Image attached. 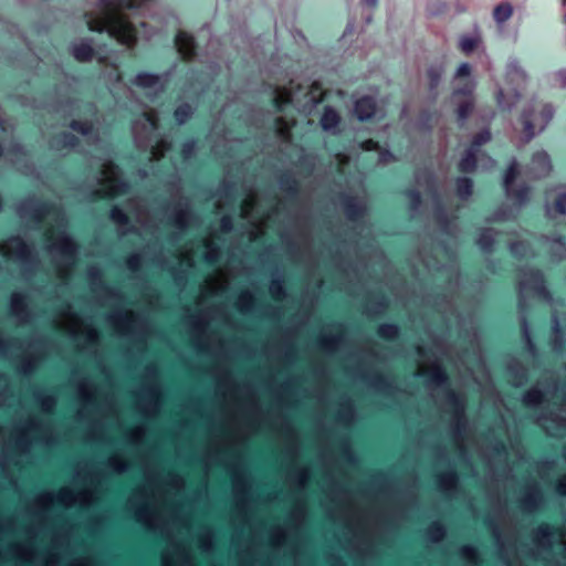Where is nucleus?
<instances>
[{
	"label": "nucleus",
	"mask_w": 566,
	"mask_h": 566,
	"mask_svg": "<svg viewBox=\"0 0 566 566\" xmlns=\"http://www.w3.org/2000/svg\"><path fill=\"white\" fill-rule=\"evenodd\" d=\"M513 6L510 2H501L493 10V19L499 25H503L511 19Z\"/></svg>",
	"instance_id": "obj_38"
},
{
	"label": "nucleus",
	"mask_w": 566,
	"mask_h": 566,
	"mask_svg": "<svg viewBox=\"0 0 566 566\" xmlns=\"http://www.w3.org/2000/svg\"><path fill=\"white\" fill-rule=\"evenodd\" d=\"M555 109L549 103L543 105L538 116H534V109L532 107L525 108L521 116L524 125L525 142L527 143L535 137L536 126H538V132L544 130L553 119Z\"/></svg>",
	"instance_id": "obj_3"
},
{
	"label": "nucleus",
	"mask_w": 566,
	"mask_h": 566,
	"mask_svg": "<svg viewBox=\"0 0 566 566\" xmlns=\"http://www.w3.org/2000/svg\"><path fill=\"white\" fill-rule=\"evenodd\" d=\"M220 231L224 234H229L234 230V221L231 214H224L220 219L219 223Z\"/></svg>",
	"instance_id": "obj_56"
},
{
	"label": "nucleus",
	"mask_w": 566,
	"mask_h": 566,
	"mask_svg": "<svg viewBox=\"0 0 566 566\" xmlns=\"http://www.w3.org/2000/svg\"><path fill=\"white\" fill-rule=\"evenodd\" d=\"M556 492L560 495H566V474L557 481L556 483Z\"/></svg>",
	"instance_id": "obj_63"
},
{
	"label": "nucleus",
	"mask_w": 566,
	"mask_h": 566,
	"mask_svg": "<svg viewBox=\"0 0 566 566\" xmlns=\"http://www.w3.org/2000/svg\"><path fill=\"white\" fill-rule=\"evenodd\" d=\"M377 105L374 97L361 96L354 104V115L359 122H367L376 114Z\"/></svg>",
	"instance_id": "obj_15"
},
{
	"label": "nucleus",
	"mask_w": 566,
	"mask_h": 566,
	"mask_svg": "<svg viewBox=\"0 0 566 566\" xmlns=\"http://www.w3.org/2000/svg\"><path fill=\"white\" fill-rule=\"evenodd\" d=\"M196 113V108L189 103H181L174 111V119L179 125H185Z\"/></svg>",
	"instance_id": "obj_35"
},
{
	"label": "nucleus",
	"mask_w": 566,
	"mask_h": 566,
	"mask_svg": "<svg viewBox=\"0 0 566 566\" xmlns=\"http://www.w3.org/2000/svg\"><path fill=\"white\" fill-rule=\"evenodd\" d=\"M157 127L156 119L153 117L145 115L143 120H136L133 124V134L135 143L139 146L144 142L145 138H148V136L155 130Z\"/></svg>",
	"instance_id": "obj_18"
},
{
	"label": "nucleus",
	"mask_w": 566,
	"mask_h": 566,
	"mask_svg": "<svg viewBox=\"0 0 566 566\" xmlns=\"http://www.w3.org/2000/svg\"><path fill=\"white\" fill-rule=\"evenodd\" d=\"M9 307L13 318H33L28 313V296L23 292H13L10 295Z\"/></svg>",
	"instance_id": "obj_19"
},
{
	"label": "nucleus",
	"mask_w": 566,
	"mask_h": 566,
	"mask_svg": "<svg viewBox=\"0 0 566 566\" xmlns=\"http://www.w3.org/2000/svg\"><path fill=\"white\" fill-rule=\"evenodd\" d=\"M176 65H172L169 70L165 71L161 74L150 73V72H139L135 75V77L130 81L132 84L138 88H155L159 87L164 88L165 84L171 77Z\"/></svg>",
	"instance_id": "obj_9"
},
{
	"label": "nucleus",
	"mask_w": 566,
	"mask_h": 566,
	"mask_svg": "<svg viewBox=\"0 0 566 566\" xmlns=\"http://www.w3.org/2000/svg\"><path fill=\"white\" fill-rule=\"evenodd\" d=\"M446 72V63L443 61L434 62L427 69L428 90L432 99L438 97V87Z\"/></svg>",
	"instance_id": "obj_16"
},
{
	"label": "nucleus",
	"mask_w": 566,
	"mask_h": 566,
	"mask_svg": "<svg viewBox=\"0 0 566 566\" xmlns=\"http://www.w3.org/2000/svg\"><path fill=\"white\" fill-rule=\"evenodd\" d=\"M562 87H566V69H560L555 74Z\"/></svg>",
	"instance_id": "obj_64"
},
{
	"label": "nucleus",
	"mask_w": 566,
	"mask_h": 566,
	"mask_svg": "<svg viewBox=\"0 0 566 566\" xmlns=\"http://www.w3.org/2000/svg\"><path fill=\"white\" fill-rule=\"evenodd\" d=\"M151 263L169 272L175 287L179 291H184L187 287L189 283V270L195 266L192 259H188L186 268L174 265L161 251L153 255Z\"/></svg>",
	"instance_id": "obj_5"
},
{
	"label": "nucleus",
	"mask_w": 566,
	"mask_h": 566,
	"mask_svg": "<svg viewBox=\"0 0 566 566\" xmlns=\"http://www.w3.org/2000/svg\"><path fill=\"white\" fill-rule=\"evenodd\" d=\"M9 242L14 245V256L18 261L27 260L34 251V248L20 235L10 237Z\"/></svg>",
	"instance_id": "obj_28"
},
{
	"label": "nucleus",
	"mask_w": 566,
	"mask_h": 566,
	"mask_svg": "<svg viewBox=\"0 0 566 566\" xmlns=\"http://www.w3.org/2000/svg\"><path fill=\"white\" fill-rule=\"evenodd\" d=\"M542 499V493L537 488H533L532 492L528 493L523 500L522 505L525 510L533 511L537 506L538 500Z\"/></svg>",
	"instance_id": "obj_48"
},
{
	"label": "nucleus",
	"mask_w": 566,
	"mask_h": 566,
	"mask_svg": "<svg viewBox=\"0 0 566 566\" xmlns=\"http://www.w3.org/2000/svg\"><path fill=\"white\" fill-rule=\"evenodd\" d=\"M174 46L185 61H192L198 55L199 43L188 32L179 30L174 39Z\"/></svg>",
	"instance_id": "obj_11"
},
{
	"label": "nucleus",
	"mask_w": 566,
	"mask_h": 566,
	"mask_svg": "<svg viewBox=\"0 0 566 566\" xmlns=\"http://www.w3.org/2000/svg\"><path fill=\"white\" fill-rule=\"evenodd\" d=\"M476 244L483 253H492L495 244L493 230L490 228L483 229L476 238Z\"/></svg>",
	"instance_id": "obj_33"
},
{
	"label": "nucleus",
	"mask_w": 566,
	"mask_h": 566,
	"mask_svg": "<svg viewBox=\"0 0 566 566\" xmlns=\"http://www.w3.org/2000/svg\"><path fill=\"white\" fill-rule=\"evenodd\" d=\"M198 142L196 138H189L182 143L180 148V156L185 163L191 160L197 151Z\"/></svg>",
	"instance_id": "obj_43"
},
{
	"label": "nucleus",
	"mask_w": 566,
	"mask_h": 566,
	"mask_svg": "<svg viewBox=\"0 0 566 566\" xmlns=\"http://www.w3.org/2000/svg\"><path fill=\"white\" fill-rule=\"evenodd\" d=\"M510 195L505 196L513 200L518 208L524 207L528 202L531 188L526 184L520 185L516 189L510 187Z\"/></svg>",
	"instance_id": "obj_34"
},
{
	"label": "nucleus",
	"mask_w": 566,
	"mask_h": 566,
	"mask_svg": "<svg viewBox=\"0 0 566 566\" xmlns=\"http://www.w3.org/2000/svg\"><path fill=\"white\" fill-rule=\"evenodd\" d=\"M109 219L119 227H126V229L120 230V235L138 233V229L130 224V219L127 213L118 206H114L111 209Z\"/></svg>",
	"instance_id": "obj_22"
},
{
	"label": "nucleus",
	"mask_w": 566,
	"mask_h": 566,
	"mask_svg": "<svg viewBox=\"0 0 566 566\" xmlns=\"http://www.w3.org/2000/svg\"><path fill=\"white\" fill-rule=\"evenodd\" d=\"M509 250L514 258L522 260L526 258L530 251V245L524 241H512L509 244Z\"/></svg>",
	"instance_id": "obj_45"
},
{
	"label": "nucleus",
	"mask_w": 566,
	"mask_h": 566,
	"mask_svg": "<svg viewBox=\"0 0 566 566\" xmlns=\"http://www.w3.org/2000/svg\"><path fill=\"white\" fill-rule=\"evenodd\" d=\"M557 530L555 527H553L548 524H543L537 528L536 533L538 536L544 538V537H548L552 533H554Z\"/></svg>",
	"instance_id": "obj_61"
},
{
	"label": "nucleus",
	"mask_w": 566,
	"mask_h": 566,
	"mask_svg": "<svg viewBox=\"0 0 566 566\" xmlns=\"http://www.w3.org/2000/svg\"><path fill=\"white\" fill-rule=\"evenodd\" d=\"M505 72L506 77L512 82H524L527 77L525 70L516 57L509 59Z\"/></svg>",
	"instance_id": "obj_29"
},
{
	"label": "nucleus",
	"mask_w": 566,
	"mask_h": 566,
	"mask_svg": "<svg viewBox=\"0 0 566 566\" xmlns=\"http://www.w3.org/2000/svg\"><path fill=\"white\" fill-rule=\"evenodd\" d=\"M491 140V132L488 128L480 130L473 136L469 148L479 151V148Z\"/></svg>",
	"instance_id": "obj_47"
},
{
	"label": "nucleus",
	"mask_w": 566,
	"mask_h": 566,
	"mask_svg": "<svg viewBox=\"0 0 566 566\" xmlns=\"http://www.w3.org/2000/svg\"><path fill=\"white\" fill-rule=\"evenodd\" d=\"M86 279L90 286V290L93 293H97V291L104 285L106 282L104 280V275L99 266L91 265L86 270Z\"/></svg>",
	"instance_id": "obj_30"
},
{
	"label": "nucleus",
	"mask_w": 566,
	"mask_h": 566,
	"mask_svg": "<svg viewBox=\"0 0 566 566\" xmlns=\"http://www.w3.org/2000/svg\"><path fill=\"white\" fill-rule=\"evenodd\" d=\"M428 380L439 387H449L450 378L442 365H434L427 374Z\"/></svg>",
	"instance_id": "obj_32"
},
{
	"label": "nucleus",
	"mask_w": 566,
	"mask_h": 566,
	"mask_svg": "<svg viewBox=\"0 0 566 566\" xmlns=\"http://www.w3.org/2000/svg\"><path fill=\"white\" fill-rule=\"evenodd\" d=\"M51 211L48 201L35 197H28L15 205V213L22 220H30L34 224L40 226Z\"/></svg>",
	"instance_id": "obj_4"
},
{
	"label": "nucleus",
	"mask_w": 566,
	"mask_h": 566,
	"mask_svg": "<svg viewBox=\"0 0 566 566\" xmlns=\"http://www.w3.org/2000/svg\"><path fill=\"white\" fill-rule=\"evenodd\" d=\"M434 218L441 228L447 229L449 227V216L441 202H437L434 207Z\"/></svg>",
	"instance_id": "obj_49"
},
{
	"label": "nucleus",
	"mask_w": 566,
	"mask_h": 566,
	"mask_svg": "<svg viewBox=\"0 0 566 566\" xmlns=\"http://www.w3.org/2000/svg\"><path fill=\"white\" fill-rule=\"evenodd\" d=\"M406 195L410 199V210L418 211L422 203L421 193L417 189H409Z\"/></svg>",
	"instance_id": "obj_54"
},
{
	"label": "nucleus",
	"mask_w": 566,
	"mask_h": 566,
	"mask_svg": "<svg viewBox=\"0 0 566 566\" xmlns=\"http://www.w3.org/2000/svg\"><path fill=\"white\" fill-rule=\"evenodd\" d=\"M521 94L517 90H511L505 93L504 90L499 88L496 93V101L500 108L511 111L518 102Z\"/></svg>",
	"instance_id": "obj_27"
},
{
	"label": "nucleus",
	"mask_w": 566,
	"mask_h": 566,
	"mask_svg": "<svg viewBox=\"0 0 566 566\" xmlns=\"http://www.w3.org/2000/svg\"><path fill=\"white\" fill-rule=\"evenodd\" d=\"M53 145L57 149H74L80 145V139L70 132H62L54 137Z\"/></svg>",
	"instance_id": "obj_31"
},
{
	"label": "nucleus",
	"mask_w": 566,
	"mask_h": 566,
	"mask_svg": "<svg viewBox=\"0 0 566 566\" xmlns=\"http://www.w3.org/2000/svg\"><path fill=\"white\" fill-rule=\"evenodd\" d=\"M476 156L478 151L468 147L460 158L458 169L463 174L474 172L478 167Z\"/></svg>",
	"instance_id": "obj_26"
},
{
	"label": "nucleus",
	"mask_w": 566,
	"mask_h": 566,
	"mask_svg": "<svg viewBox=\"0 0 566 566\" xmlns=\"http://www.w3.org/2000/svg\"><path fill=\"white\" fill-rule=\"evenodd\" d=\"M555 395L560 400H566V380L556 382Z\"/></svg>",
	"instance_id": "obj_60"
},
{
	"label": "nucleus",
	"mask_w": 566,
	"mask_h": 566,
	"mask_svg": "<svg viewBox=\"0 0 566 566\" xmlns=\"http://www.w3.org/2000/svg\"><path fill=\"white\" fill-rule=\"evenodd\" d=\"M340 124V116L332 106H326L321 117V126L323 130L337 135L339 133L338 126Z\"/></svg>",
	"instance_id": "obj_23"
},
{
	"label": "nucleus",
	"mask_w": 566,
	"mask_h": 566,
	"mask_svg": "<svg viewBox=\"0 0 566 566\" xmlns=\"http://www.w3.org/2000/svg\"><path fill=\"white\" fill-rule=\"evenodd\" d=\"M396 160L395 155L389 149H384L379 153V163L380 164H388L390 161Z\"/></svg>",
	"instance_id": "obj_62"
},
{
	"label": "nucleus",
	"mask_w": 566,
	"mask_h": 566,
	"mask_svg": "<svg viewBox=\"0 0 566 566\" xmlns=\"http://www.w3.org/2000/svg\"><path fill=\"white\" fill-rule=\"evenodd\" d=\"M143 255L138 252L132 253L125 260L126 269L132 272L133 279L137 281V284L143 289L147 285V280L142 273Z\"/></svg>",
	"instance_id": "obj_21"
},
{
	"label": "nucleus",
	"mask_w": 566,
	"mask_h": 566,
	"mask_svg": "<svg viewBox=\"0 0 566 566\" xmlns=\"http://www.w3.org/2000/svg\"><path fill=\"white\" fill-rule=\"evenodd\" d=\"M268 291L271 298L277 303L285 302L290 296L285 285L284 272L277 265L271 271Z\"/></svg>",
	"instance_id": "obj_12"
},
{
	"label": "nucleus",
	"mask_w": 566,
	"mask_h": 566,
	"mask_svg": "<svg viewBox=\"0 0 566 566\" xmlns=\"http://www.w3.org/2000/svg\"><path fill=\"white\" fill-rule=\"evenodd\" d=\"M280 189L286 193L291 200H296L300 196V185L295 176L290 171H284L277 180Z\"/></svg>",
	"instance_id": "obj_20"
},
{
	"label": "nucleus",
	"mask_w": 566,
	"mask_h": 566,
	"mask_svg": "<svg viewBox=\"0 0 566 566\" xmlns=\"http://www.w3.org/2000/svg\"><path fill=\"white\" fill-rule=\"evenodd\" d=\"M361 301L369 315H381L389 304L386 293L380 287L366 289Z\"/></svg>",
	"instance_id": "obj_7"
},
{
	"label": "nucleus",
	"mask_w": 566,
	"mask_h": 566,
	"mask_svg": "<svg viewBox=\"0 0 566 566\" xmlns=\"http://www.w3.org/2000/svg\"><path fill=\"white\" fill-rule=\"evenodd\" d=\"M514 218H515V213L513 212V210L510 207H506V206H502V207L497 208L492 214L493 221H509V220H513Z\"/></svg>",
	"instance_id": "obj_50"
},
{
	"label": "nucleus",
	"mask_w": 566,
	"mask_h": 566,
	"mask_svg": "<svg viewBox=\"0 0 566 566\" xmlns=\"http://www.w3.org/2000/svg\"><path fill=\"white\" fill-rule=\"evenodd\" d=\"M153 0H98L101 14L98 18L87 17L91 31L107 33L120 44L133 48L137 43L138 31L123 12L125 9L140 10Z\"/></svg>",
	"instance_id": "obj_1"
},
{
	"label": "nucleus",
	"mask_w": 566,
	"mask_h": 566,
	"mask_svg": "<svg viewBox=\"0 0 566 566\" xmlns=\"http://www.w3.org/2000/svg\"><path fill=\"white\" fill-rule=\"evenodd\" d=\"M69 127L72 130L80 133L83 136H88L93 132V126L90 123L77 120V119L71 120V123L69 124Z\"/></svg>",
	"instance_id": "obj_51"
},
{
	"label": "nucleus",
	"mask_w": 566,
	"mask_h": 566,
	"mask_svg": "<svg viewBox=\"0 0 566 566\" xmlns=\"http://www.w3.org/2000/svg\"><path fill=\"white\" fill-rule=\"evenodd\" d=\"M233 304L238 312L242 315L252 314L256 311L258 307L256 294L249 289L241 290L235 295Z\"/></svg>",
	"instance_id": "obj_13"
},
{
	"label": "nucleus",
	"mask_w": 566,
	"mask_h": 566,
	"mask_svg": "<svg viewBox=\"0 0 566 566\" xmlns=\"http://www.w3.org/2000/svg\"><path fill=\"white\" fill-rule=\"evenodd\" d=\"M476 87V82L474 78H467L461 81L453 90V96H471Z\"/></svg>",
	"instance_id": "obj_42"
},
{
	"label": "nucleus",
	"mask_w": 566,
	"mask_h": 566,
	"mask_svg": "<svg viewBox=\"0 0 566 566\" xmlns=\"http://www.w3.org/2000/svg\"><path fill=\"white\" fill-rule=\"evenodd\" d=\"M457 195L462 201H467L473 193V181L469 177H458L455 179Z\"/></svg>",
	"instance_id": "obj_37"
},
{
	"label": "nucleus",
	"mask_w": 566,
	"mask_h": 566,
	"mask_svg": "<svg viewBox=\"0 0 566 566\" xmlns=\"http://www.w3.org/2000/svg\"><path fill=\"white\" fill-rule=\"evenodd\" d=\"M339 201L348 221L356 222L363 219L368 212V208L365 202L347 192H342L339 195Z\"/></svg>",
	"instance_id": "obj_10"
},
{
	"label": "nucleus",
	"mask_w": 566,
	"mask_h": 566,
	"mask_svg": "<svg viewBox=\"0 0 566 566\" xmlns=\"http://www.w3.org/2000/svg\"><path fill=\"white\" fill-rule=\"evenodd\" d=\"M428 533L429 535L433 538V539H439L443 536L444 534V528L441 524L439 523H433L429 528H428Z\"/></svg>",
	"instance_id": "obj_59"
},
{
	"label": "nucleus",
	"mask_w": 566,
	"mask_h": 566,
	"mask_svg": "<svg viewBox=\"0 0 566 566\" xmlns=\"http://www.w3.org/2000/svg\"><path fill=\"white\" fill-rule=\"evenodd\" d=\"M520 273L522 279L518 282L517 294V303L521 312L518 318H526L523 313L526 307V291L532 292L536 297L547 303H552L553 295L546 285L545 275L542 270L524 266L520 270Z\"/></svg>",
	"instance_id": "obj_2"
},
{
	"label": "nucleus",
	"mask_w": 566,
	"mask_h": 566,
	"mask_svg": "<svg viewBox=\"0 0 566 566\" xmlns=\"http://www.w3.org/2000/svg\"><path fill=\"white\" fill-rule=\"evenodd\" d=\"M197 219L198 216L192 210L190 201L185 197H180L178 206L167 213L168 222L180 232L187 231Z\"/></svg>",
	"instance_id": "obj_6"
},
{
	"label": "nucleus",
	"mask_w": 566,
	"mask_h": 566,
	"mask_svg": "<svg viewBox=\"0 0 566 566\" xmlns=\"http://www.w3.org/2000/svg\"><path fill=\"white\" fill-rule=\"evenodd\" d=\"M446 401L451 408V413L457 420L458 428L464 426L467 418L464 415L463 397L458 395L455 391L448 389L446 394Z\"/></svg>",
	"instance_id": "obj_17"
},
{
	"label": "nucleus",
	"mask_w": 566,
	"mask_h": 566,
	"mask_svg": "<svg viewBox=\"0 0 566 566\" xmlns=\"http://www.w3.org/2000/svg\"><path fill=\"white\" fill-rule=\"evenodd\" d=\"M96 294H102L105 297L114 301H120L123 298V292L118 286L112 285L107 282L97 291Z\"/></svg>",
	"instance_id": "obj_44"
},
{
	"label": "nucleus",
	"mask_w": 566,
	"mask_h": 566,
	"mask_svg": "<svg viewBox=\"0 0 566 566\" xmlns=\"http://www.w3.org/2000/svg\"><path fill=\"white\" fill-rule=\"evenodd\" d=\"M237 191V184L233 180L223 179L217 187L213 196L221 199H232Z\"/></svg>",
	"instance_id": "obj_39"
},
{
	"label": "nucleus",
	"mask_w": 566,
	"mask_h": 566,
	"mask_svg": "<svg viewBox=\"0 0 566 566\" xmlns=\"http://www.w3.org/2000/svg\"><path fill=\"white\" fill-rule=\"evenodd\" d=\"M473 109V104L469 101L462 102L457 108L458 122L463 124L470 116Z\"/></svg>",
	"instance_id": "obj_52"
},
{
	"label": "nucleus",
	"mask_w": 566,
	"mask_h": 566,
	"mask_svg": "<svg viewBox=\"0 0 566 566\" xmlns=\"http://www.w3.org/2000/svg\"><path fill=\"white\" fill-rule=\"evenodd\" d=\"M554 210L559 214V216H565L566 214V192H562L558 195L556 201H555V205H554Z\"/></svg>",
	"instance_id": "obj_57"
},
{
	"label": "nucleus",
	"mask_w": 566,
	"mask_h": 566,
	"mask_svg": "<svg viewBox=\"0 0 566 566\" xmlns=\"http://www.w3.org/2000/svg\"><path fill=\"white\" fill-rule=\"evenodd\" d=\"M73 57L78 62H90L94 57V49L90 39L74 43L71 48Z\"/></svg>",
	"instance_id": "obj_24"
},
{
	"label": "nucleus",
	"mask_w": 566,
	"mask_h": 566,
	"mask_svg": "<svg viewBox=\"0 0 566 566\" xmlns=\"http://www.w3.org/2000/svg\"><path fill=\"white\" fill-rule=\"evenodd\" d=\"M471 73H472L471 65L468 62H463L457 69L455 73L453 75V80L454 81H461L462 78H465V80L467 78H473L471 76Z\"/></svg>",
	"instance_id": "obj_55"
},
{
	"label": "nucleus",
	"mask_w": 566,
	"mask_h": 566,
	"mask_svg": "<svg viewBox=\"0 0 566 566\" xmlns=\"http://www.w3.org/2000/svg\"><path fill=\"white\" fill-rule=\"evenodd\" d=\"M446 3L442 1H432L428 6V11L432 15L441 14L446 11Z\"/></svg>",
	"instance_id": "obj_58"
},
{
	"label": "nucleus",
	"mask_w": 566,
	"mask_h": 566,
	"mask_svg": "<svg viewBox=\"0 0 566 566\" xmlns=\"http://www.w3.org/2000/svg\"><path fill=\"white\" fill-rule=\"evenodd\" d=\"M482 45V38L479 31L470 34H462L459 38V49L465 54L471 55Z\"/></svg>",
	"instance_id": "obj_25"
},
{
	"label": "nucleus",
	"mask_w": 566,
	"mask_h": 566,
	"mask_svg": "<svg viewBox=\"0 0 566 566\" xmlns=\"http://www.w3.org/2000/svg\"><path fill=\"white\" fill-rule=\"evenodd\" d=\"M19 263L22 266V271L25 275H32L39 266V256L35 250L30 254L27 260H21Z\"/></svg>",
	"instance_id": "obj_46"
},
{
	"label": "nucleus",
	"mask_w": 566,
	"mask_h": 566,
	"mask_svg": "<svg viewBox=\"0 0 566 566\" xmlns=\"http://www.w3.org/2000/svg\"><path fill=\"white\" fill-rule=\"evenodd\" d=\"M48 250L53 254H60L71 264H74L80 253V245L70 234L63 232L56 242L48 247Z\"/></svg>",
	"instance_id": "obj_8"
},
{
	"label": "nucleus",
	"mask_w": 566,
	"mask_h": 566,
	"mask_svg": "<svg viewBox=\"0 0 566 566\" xmlns=\"http://www.w3.org/2000/svg\"><path fill=\"white\" fill-rule=\"evenodd\" d=\"M530 169L532 176L536 179L548 176L552 170L549 155L545 150L534 153L532 156Z\"/></svg>",
	"instance_id": "obj_14"
},
{
	"label": "nucleus",
	"mask_w": 566,
	"mask_h": 566,
	"mask_svg": "<svg viewBox=\"0 0 566 566\" xmlns=\"http://www.w3.org/2000/svg\"><path fill=\"white\" fill-rule=\"evenodd\" d=\"M545 400V395L539 389L527 390L523 395V405L527 408L536 407Z\"/></svg>",
	"instance_id": "obj_41"
},
{
	"label": "nucleus",
	"mask_w": 566,
	"mask_h": 566,
	"mask_svg": "<svg viewBox=\"0 0 566 566\" xmlns=\"http://www.w3.org/2000/svg\"><path fill=\"white\" fill-rule=\"evenodd\" d=\"M206 248H207V250L202 256L203 262L209 265H216L217 263H219V261L221 260V256H222L221 247L216 242L208 241L206 243Z\"/></svg>",
	"instance_id": "obj_36"
},
{
	"label": "nucleus",
	"mask_w": 566,
	"mask_h": 566,
	"mask_svg": "<svg viewBox=\"0 0 566 566\" xmlns=\"http://www.w3.org/2000/svg\"><path fill=\"white\" fill-rule=\"evenodd\" d=\"M457 480L458 476L454 471H447L438 478L439 485L447 489L453 488L457 484Z\"/></svg>",
	"instance_id": "obj_53"
},
{
	"label": "nucleus",
	"mask_w": 566,
	"mask_h": 566,
	"mask_svg": "<svg viewBox=\"0 0 566 566\" xmlns=\"http://www.w3.org/2000/svg\"><path fill=\"white\" fill-rule=\"evenodd\" d=\"M518 175V164H517V160L515 158H513L504 174V177H503V188H504V192L505 195H510V187H513V182L515 180V178L517 177Z\"/></svg>",
	"instance_id": "obj_40"
}]
</instances>
